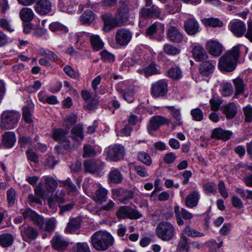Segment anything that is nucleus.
<instances>
[{
  "instance_id": "obj_1",
  "label": "nucleus",
  "mask_w": 252,
  "mask_h": 252,
  "mask_svg": "<svg viewBox=\"0 0 252 252\" xmlns=\"http://www.w3.org/2000/svg\"><path fill=\"white\" fill-rule=\"evenodd\" d=\"M243 49L245 50L246 53L247 52L248 48L241 44L235 46L230 50L228 51L219 60L220 69L227 72L233 71L239 59L240 51Z\"/></svg>"
},
{
  "instance_id": "obj_2",
  "label": "nucleus",
  "mask_w": 252,
  "mask_h": 252,
  "mask_svg": "<svg viewBox=\"0 0 252 252\" xmlns=\"http://www.w3.org/2000/svg\"><path fill=\"white\" fill-rule=\"evenodd\" d=\"M91 243L93 247L96 250L103 251L112 246L114 243V238L106 231H98L92 236Z\"/></svg>"
},
{
  "instance_id": "obj_3",
  "label": "nucleus",
  "mask_w": 252,
  "mask_h": 252,
  "mask_svg": "<svg viewBox=\"0 0 252 252\" xmlns=\"http://www.w3.org/2000/svg\"><path fill=\"white\" fill-rule=\"evenodd\" d=\"M21 114L14 110H6L0 115V126L1 129H11L14 128L20 119Z\"/></svg>"
},
{
  "instance_id": "obj_4",
  "label": "nucleus",
  "mask_w": 252,
  "mask_h": 252,
  "mask_svg": "<svg viewBox=\"0 0 252 252\" xmlns=\"http://www.w3.org/2000/svg\"><path fill=\"white\" fill-rule=\"evenodd\" d=\"M156 233L158 237L161 240L169 241L175 237L176 231L171 223L163 221L158 224L156 228Z\"/></svg>"
},
{
  "instance_id": "obj_5",
  "label": "nucleus",
  "mask_w": 252,
  "mask_h": 252,
  "mask_svg": "<svg viewBox=\"0 0 252 252\" xmlns=\"http://www.w3.org/2000/svg\"><path fill=\"white\" fill-rule=\"evenodd\" d=\"M102 19L104 22L103 30L105 32H109L113 28L122 26L127 21L117 12L114 16L105 14L102 16Z\"/></svg>"
},
{
  "instance_id": "obj_6",
  "label": "nucleus",
  "mask_w": 252,
  "mask_h": 252,
  "mask_svg": "<svg viewBox=\"0 0 252 252\" xmlns=\"http://www.w3.org/2000/svg\"><path fill=\"white\" fill-rule=\"evenodd\" d=\"M106 153L107 159L113 161H118L124 158L125 149L120 144H115L108 147Z\"/></svg>"
},
{
  "instance_id": "obj_7",
  "label": "nucleus",
  "mask_w": 252,
  "mask_h": 252,
  "mask_svg": "<svg viewBox=\"0 0 252 252\" xmlns=\"http://www.w3.org/2000/svg\"><path fill=\"white\" fill-rule=\"evenodd\" d=\"M117 216L120 219L130 218L137 219L142 217V214L137 210H134L129 206H121L117 212Z\"/></svg>"
},
{
  "instance_id": "obj_8",
  "label": "nucleus",
  "mask_w": 252,
  "mask_h": 252,
  "mask_svg": "<svg viewBox=\"0 0 252 252\" xmlns=\"http://www.w3.org/2000/svg\"><path fill=\"white\" fill-rule=\"evenodd\" d=\"M160 14V9L156 5H152L150 7H143L139 13L140 22L146 19L158 18Z\"/></svg>"
},
{
  "instance_id": "obj_9",
  "label": "nucleus",
  "mask_w": 252,
  "mask_h": 252,
  "mask_svg": "<svg viewBox=\"0 0 252 252\" xmlns=\"http://www.w3.org/2000/svg\"><path fill=\"white\" fill-rule=\"evenodd\" d=\"M132 36V34L129 30L122 28L117 30L115 34V40L118 44L125 46L129 43Z\"/></svg>"
},
{
  "instance_id": "obj_10",
  "label": "nucleus",
  "mask_w": 252,
  "mask_h": 252,
  "mask_svg": "<svg viewBox=\"0 0 252 252\" xmlns=\"http://www.w3.org/2000/svg\"><path fill=\"white\" fill-rule=\"evenodd\" d=\"M169 120L161 116H155L150 119L148 125V130L150 133L158 130L161 126L168 124Z\"/></svg>"
},
{
  "instance_id": "obj_11",
  "label": "nucleus",
  "mask_w": 252,
  "mask_h": 252,
  "mask_svg": "<svg viewBox=\"0 0 252 252\" xmlns=\"http://www.w3.org/2000/svg\"><path fill=\"white\" fill-rule=\"evenodd\" d=\"M228 28L232 33L237 37L244 36L246 31L245 23L240 20L231 21L228 25Z\"/></svg>"
},
{
  "instance_id": "obj_12",
  "label": "nucleus",
  "mask_w": 252,
  "mask_h": 252,
  "mask_svg": "<svg viewBox=\"0 0 252 252\" xmlns=\"http://www.w3.org/2000/svg\"><path fill=\"white\" fill-rule=\"evenodd\" d=\"M152 94L156 97L163 96L167 92V84L164 80H159L152 84Z\"/></svg>"
},
{
  "instance_id": "obj_13",
  "label": "nucleus",
  "mask_w": 252,
  "mask_h": 252,
  "mask_svg": "<svg viewBox=\"0 0 252 252\" xmlns=\"http://www.w3.org/2000/svg\"><path fill=\"white\" fill-rule=\"evenodd\" d=\"M52 7L49 0H39L34 5V10L38 14L45 15L51 11Z\"/></svg>"
},
{
  "instance_id": "obj_14",
  "label": "nucleus",
  "mask_w": 252,
  "mask_h": 252,
  "mask_svg": "<svg viewBox=\"0 0 252 252\" xmlns=\"http://www.w3.org/2000/svg\"><path fill=\"white\" fill-rule=\"evenodd\" d=\"M85 171L91 173H95L101 171L104 164L98 160H89L84 163Z\"/></svg>"
},
{
  "instance_id": "obj_15",
  "label": "nucleus",
  "mask_w": 252,
  "mask_h": 252,
  "mask_svg": "<svg viewBox=\"0 0 252 252\" xmlns=\"http://www.w3.org/2000/svg\"><path fill=\"white\" fill-rule=\"evenodd\" d=\"M216 62L207 61L202 62L199 65V73L203 76L209 77L214 72Z\"/></svg>"
},
{
  "instance_id": "obj_16",
  "label": "nucleus",
  "mask_w": 252,
  "mask_h": 252,
  "mask_svg": "<svg viewBox=\"0 0 252 252\" xmlns=\"http://www.w3.org/2000/svg\"><path fill=\"white\" fill-rule=\"evenodd\" d=\"M184 28L188 34L193 35L199 32V25L194 18H188L184 22Z\"/></svg>"
},
{
  "instance_id": "obj_17",
  "label": "nucleus",
  "mask_w": 252,
  "mask_h": 252,
  "mask_svg": "<svg viewBox=\"0 0 252 252\" xmlns=\"http://www.w3.org/2000/svg\"><path fill=\"white\" fill-rule=\"evenodd\" d=\"M21 234L25 241H28L36 239L38 236V232L32 226H23L21 227Z\"/></svg>"
},
{
  "instance_id": "obj_18",
  "label": "nucleus",
  "mask_w": 252,
  "mask_h": 252,
  "mask_svg": "<svg viewBox=\"0 0 252 252\" xmlns=\"http://www.w3.org/2000/svg\"><path fill=\"white\" fill-rule=\"evenodd\" d=\"M167 37L172 42L180 43L184 38V35L179 29L175 26H170L167 30Z\"/></svg>"
},
{
  "instance_id": "obj_19",
  "label": "nucleus",
  "mask_w": 252,
  "mask_h": 252,
  "mask_svg": "<svg viewBox=\"0 0 252 252\" xmlns=\"http://www.w3.org/2000/svg\"><path fill=\"white\" fill-rule=\"evenodd\" d=\"M200 197L199 192L198 190L191 191L186 198V206L189 208L196 207L198 205Z\"/></svg>"
},
{
  "instance_id": "obj_20",
  "label": "nucleus",
  "mask_w": 252,
  "mask_h": 252,
  "mask_svg": "<svg viewBox=\"0 0 252 252\" xmlns=\"http://www.w3.org/2000/svg\"><path fill=\"white\" fill-rule=\"evenodd\" d=\"M77 4L75 0H59V6L63 11L71 13L76 10Z\"/></svg>"
},
{
  "instance_id": "obj_21",
  "label": "nucleus",
  "mask_w": 252,
  "mask_h": 252,
  "mask_svg": "<svg viewBox=\"0 0 252 252\" xmlns=\"http://www.w3.org/2000/svg\"><path fill=\"white\" fill-rule=\"evenodd\" d=\"M207 48L209 53L215 57L220 56L222 52L223 47L218 42L210 41L207 43Z\"/></svg>"
},
{
  "instance_id": "obj_22",
  "label": "nucleus",
  "mask_w": 252,
  "mask_h": 252,
  "mask_svg": "<svg viewBox=\"0 0 252 252\" xmlns=\"http://www.w3.org/2000/svg\"><path fill=\"white\" fill-rule=\"evenodd\" d=\"M53 247L56 250L63 251L67 247L68 243L61 236H55L52 240Z\"/></svg>"
},
{
  "instance_id": "obj_23",
  "label": "nucleus",
  "mask_w": 252,
  "mask_h": 252,
  "mask_svg": "<svg viewBox=\"0 0 252 252\" xmlns=\"http://www.w3.org/2000/svg\"><path fill=\"white\" fill-rule=\"evenodd\" d=\"M16 142L15 134L12 131L4 132L2 135V143L6 148L12 147Z\"/></svg>"
},
{
  "instance_id": "obj_24",
  "label": "nucleus",
  "mask_w": 252,
  "mask_h": 252,
  "mask_svg": "<svg viewBox=\"0 0 252 252\" xmlns=\"http://www.w3.org/2000/svg\"><path fill=\"white\" fill-rule=\"evenodd\" d=\"M232 134V132L231 131L217 128L213 131L212 137L226 141L230 139Z\"/></svg>"
},
{
  "instance_id": "obj_25",
  "label": "nucleus",
  "mask_w": 252,
  "mask_h": 252,
  "mask_svg": "<svg viewBox=\"0 0 252 252\" xmlns=\"http://www.w3.org/2000/svg\"><path fill=\"white\" fill-rule=\"evenodd\" d=\"M137 72L145 75L146 77L159 73V69L157 67L156 64L154 62L145 67L143 70L138 69Z\"/></svg>"
},
{
  "instance_id": "obj_26",
  "label": "nucleus",
  "mask_w": 252,
  "mask_h": 252,
  "mask_svg": "<svg viewBox=\"0 0 252 252\" xmlns=\"http://www.w3.org/2000/svg\"><path fill=\"white\" fill-rule=\"evenodd\" d=\"M194 59L198 61H202L208 58V55L204 48L201 46H195L192 51Z\"/></svg>"
},
{
  "instance_id": "obj_27",
  "label": "nucleus",
  "mask_w": 252,
  "mask_h": 252,
  "mask_svg": "<svg viewBox=\"0 0 252 252\" xmlns=\"http://www.w3.org/2000/svg\"><path fill=\"white\" fill-rule=\"evenodd\" d=\"M120 7L117 12L127 20V15L130 10V0H120Z\"/></svg>"
},
{
  "instance_id": "obj_28",
  "label": "nucleus",
  "mask_w": 252,
  "mask_h": 252,
  "mask_svg": "<svg viewBox=\"0 0 252 252\" xmlns=\"http://www.w3.org/2000/svg\"><path fill=\"white\" fill-rule=\"evenodd\" d=\"M237 107L234 103H228L222 108V112L227 119L233 118L237 114Z\"/></svg>"
},
{
  "instance_id": "obj_29",
  "label": "nucleus",
  "mask_w": 252,
  "mask_h": 252,
  "mask_svg": "<svg viewBox=\"0 0 252 252\" xmlns=\"http://www.w3.org/2000/svg\"><path fill=\"white\" fill-rule=\"evenodd\" d=\"M97 187L98 189L95 190L94 196V199L97 202L102 203L106 200L108 190L100 185Z\"/></svg>"
},
{
  "instance_id": "obj_30",
  "label": "nucleus",
  "mask_w": 252,
  "mask_h": 252,
  "mask_svg": "<svg viewBox=\"0 0 252 252\" xmlns=\"http://www.w3.org/2000/svg\"><path fill=\"white\" fill-rule=\"evenodd\" d=\"M22 119L24 122L28 124H32L33 122V110L29 106H24L22 109Z\"/></svg>"
},
{
  "instance_id": "obj_31",
  "label": "nucleus",
  "mask_w": 252,
  "mask_h": 252,
  "mask_svg": "<svg viewBox=\"0 0 252 252\" xmlns=\"http://www.w3.org/2000/svg\"><path fill=\"white\" fill-rule=\"evenodd\" d=\"M158 32L163 34V27L160 24L157 23H154L149 26L146 31L147 35L150 38H152Z\"/></svg>"
},
{
  "instance_id": "obj_32",
  "label": "nucleus",
  "mask_w": 252,
  "mask_h": 252,
  "mask_svg": "<svg viewBox=\"0 0 252 252\" xmlns=\"http://www.w3.org/2000/svg\"><path fill=\"white\" fill-rule=\"evenodd\" d=\"M19 15L23 21L28 22L32 20L34 14L32 9L24 7L20 10Z\"/></svg>"
},
{
  "instance_id": "obj_33",
  "label": "nucleus",
  "mask_w": 252,
  "mask_h": 252,
  "mask_svg": "<svg viewBox=\"0 0 252 252\" xmlns=\"http://www.w3.org/2000/svg\"><path fill=\"white\" fill-rule=\"evenodd\" d=\"M233 83L235 89V94L238 95L243 94L245 91L246 86L243 79L240 77H237L233 80Z\"/></svg>"
},
{
  "instance_id": "obj_34",
  "label": "nucleus",
  "mask_w": 252,
  "mask_h": 252,
  "mask_svg": "<svg viewBox=\"0 0 252 252\" xmlns=\"http://www.w3.org/2000/svg\"><path fill=\"white\" fill-rule=\"evenodd\" d=\"M71 137L76 141H82L84 138L83 128L79 125H75L71 131Z\"/></svg>"
},
{
  "instance_id": "obj_35",
  "label": "nucleus",
  "mask_w": 252,
  "mask_h": 252,
  "mask_svg": "<svg viewBox=\"0 0 252 252\" xmlns=\"http://www.w3.org/2000/svg\"><path fill=\"white\" fill-rule=\"evenodd\" d=\"M49 29L53 32L57 34L65 33L68 32V28L59 22H53L49 25Z\"/></svg>"
},
{
  "instance_id": "obj_36",
  "label": "nucleus",
  "mask_w": 252,
  "mask_h": 252,
  "mask_svg": "<svg viewBox=\"0 0 252 252\" xmlns=\"http://www.w3.org/2000/svg\"><path fill=\"white\" fill-rule=\"evenodd\" d=\"M116 192L118 200L124 203H126L133 196L132 192L128 190H119L117 191Z\"/></svg>"
},
{
  "instance_id": "obj_37",
  "label": "nucleus",
  "mask_w": 252,
  "mask_h": 252,
  "mask_svg": "<svg viewBox=\"0 0 252 252\" xmlns=\"http://www.w3.org/2000/svg\"><path fill=\"white\" fill-rule=\"evenodd\" d=\"M41 180L44 182L48 191L53 192L56 189L58 183L52 177L45 176L42 177Z\"/></svg>"
},
{
  "instance_id": "obj_38",
  "label": "nucleus",
  "mask_w": 252,
  "mask_h": 252,
  "mask_svg": "<svg viewBox=\"0 0 252 252\" xmlns=\"http://www.w3.org/2000/svg\"><path fill=\"white\" fill-rule=\"evenodd\" d=\"M14 237L9 233H3L0 235V245L3 248L10 246L13 243Z\"/></svg>"
},
{
  "instance_id": "obj_39",
  "label": "nucleus",
  "mask_w": 252,
  "mask_h": 252,
  "mask_svg": "<svg viewBox=\"0 0 252 252\" xmlns=\"http://www.w3.org/2000/svg\"><path fill=\"white\" fill-rule=\"evenodd\" d=\"M166 107L170 111L173 118L175 120V124L176 125H181L182 122L181 121L180 109L172 106H168Z\"/></svg>"
},
{
  "instance_id": "obj_40",
  "label": "nucleus",
  "mask_w": 252,
  "mask_h": 252,
  "mask_svg": "<svg viewBox=\"0 0 252 252\" xmlns=\"http://www.w3.org/2000/svg\"><path fill=\"white\" fill-rule=\"evenodd\" d=\"M109 180L113 184H119L122 181V175L120 171L116 168L112 169L109 172Z\"/></svg>"
},
{
  "instance_id": "obj_41",
  "label": "nucleus",
  "mask_w": 252,
  "mask_h": 252,
  "mask_svg": "<svg viewBox=\"0 0 252 252\" xmlns=\"http://www.w3.org/2000/svg\"><path fill=\"white\" fill-rule=\"evenodd\" d=\"M90 38L91 45L94 50L98 51L103 47L104 43L98 35H92Z\"/></svg>"
},
{
  "instance_id": "obj_42",
  "label": "nucleus",
  "mask_w": 252,
  "mask_h": 252,
  "mask_svg": "<svg viewBox=\"0 0 252 252\" xmlns=\"http://www.w3.org/2000/svg\"><path fill=\"white\" fill-rule=\"evenodd\" d=\"M94 19V13L91 10H86L80 16V22L83 24H89Z\"/></svg>"
},
{
  "instance_id": "obj_43",
  "label": "nucleus",
  "mask_w": 252,
  "mask_h": 252,
  "mask_svg": "<svg viewBox=\"0 0 252 252\" xmlns=\"http://www.w3.org/2000/svg\"><path fill=\"white\" fill-rule=\"evenodd\" d=\"M68 133V131L62 128L54 129L53 131V137L55 140L60 142H64L65 139V135Z\"/></svg>"
},
{
  "instance_id": "obj_44",
  "label": "nucleus",
  "mask_w": 252,
  "mask_h": 252,
  "mask_svg": "<svg viewBox=\"0 0 252 252\" xmlns=\"http://www.w3.org/2000/svg\"><path fill=\"white\" fill-rule=\"evenodd\" d=\"M80 226V220L79 219H72L68 223L65 231L68 233H73L79 228Z\"/></svg>"
},
{
  "instance_id": "obj_45",
  "label": "nucleus",
  "mask_w": 252,
  "mask_h": 252,
  "mask_svg": "<svg viewBox=\"0 0 252 252\" xmlns=\"http://www.w3.org/2000/svg\"><path fill=\"white\" fill-rule=\"evenodd\" d=\"M168 76L173 80H178L183 76L182 71L178 66H174L171 68L168 71Z\"/></svg>"
},
{
  "instance_id": "obj_46",
  "label": "nucleus",
  "mask_w": 252,
  "mask_h": 252,
  "mask_svg": "<svg viewBox=\"0 0 252 252\" xmlns=\"http://www.w3.org/2000/svg\"><path fill=\"white\" fill-rule=\"evenodd\" d=\"M40 55L48 58L49 60L55 62L58 59V56L53 51L44 48H41L38 51Z\"/></svg>"
},
{
  "instance_id": "obj_47",
  "label": "nucleus",
  "mask_w": 252,
  "mask_h": 252,
  "mask_svg": "<svg viewBox=\"0 0 252 252\" xmlns=\"http://www.w3.org/2000/svg\"><path fill=\"white\" fill-rule=\"evenodd\" d=\"M177 249L186 252H189V251L188 239L185 236L182 235L180 236Z\"/></svg>"
},
{
  "instance_id": "obj_48",
  "label": "nucleus",
  "mask_w": 252,
  "mask_h": 252,
  "mask_svg": "<svg viewBox=\"0 0 252 252\" xmlns=\"http://www.w3.org/2000/svg\"><path fill=\"white\" fill-rule=\"evenodd\" d=\"M60 183H61L63 187L67 189L69 194L74 195L76 193V187L72 183L70 179H68L65 181H61Z\"/></svg>"
},
{
  "instance_id": "obj_49",
  "label": "nucleus",
  "mask_w": 252,
  "mask_h": 252,
  "mask_svg": "<svg viewBox=\"0 0 252 252\" xmlns=\"http://www.w3.org/2000/svg\"><path fill=\"white\" fill-rule=\"evenodd\" d=\"M203 189L206 194H215L217 192L216 184L213 182H207L203 185Z\"/></svg>"
},
{
  "instance_id": "obj_50",
  "label": "nucleus",
  "mask_w": 252,
  "mask_h": 252,
  "mask_svg": "<svg viewBox=\"0 0 252 252\" xmlns=\"http://www.w3.org/2000/svg\"><path fill=\"white\" fill-rule=\"evenodd\" d=\"M63 70L67 76L72 79H78L80 77L79 72L69 65H65L63 68Z\"/></svg>"
},
{
  "instance_id": "obj_51",
  "label": "nucleus",
  "mask_w": 252,
  "mask_h": 252,
  "mask_svg": "<svg viewBox=\"0 0 252 252\" xmlns=\"http://www.w3.org/2000/svg\"><path fill=\"white\" fill-rule=\"evenodd\" d=\"M164 52L169 55H176L180 53V50L177 47L170 44H165L163 47Z\"/></svg>"
},
{
  "instance_id": "obj_52",
  "label": "nucleus",
  "mask_w": 252,
  "mask_h": 252,
  "mask_svg": "<svg viewBox=\"0 0 252 252\" xmlns=\"http://www.w3.org/2000/svg\"><path fill=\"white\" fill-rule=\"evenodd\" d=\"M21 214L23 218L25 220H29L32 221L34 218L35 217L36 213L31 208H27L25 209L21 210Z\"/></svg>"
},
{
  "instance_id": "obj_53",
  "label": "nucleus",
  "mask_w": 252,
  "mask_h": 252,
  "mask_svg": "<svg viewBox=\"0 0 252 252\" xmlns=\"http://www.w3.org/2000/svg\"><path fill=\"white\" fill-rule=\"evenodd\" d=\"M183 232L190 237H202L205 235L204 234L194 229L189 225L186 226Z\"/></svg>"
},
{
  "instance_id": "obj_54",
  "label": "nucleus",
  "mask_w": 252,
  "mask_h": 252,
  "mask_svg": "<svg viewBox=\"0 0 252 252\" xmlns=\"http://www.w3.org/2000/svg\"><path fill=\"white\" fill-rule=\"evenodd\" d=\"M137 158L146 165H150L152 163V159L150 155L145 152H139L137 154Z\"/></svg>"
},
{
  "instance_id": "obj_55",
  "label": "nucleus",
  "mask_w": 252,
  "mask_h": 252,
  "mask_svg": "<svg viewBox=\"0 0 252 252\" xmlns=\"http://www.w3.org/2000/svg\"><path fill=\"white\" fill-rule=\"evenodd\" d=\"M56 224V219L54 217L50 218L46 220L44 229L47 232H52L55 230Z\"/></svg>"
},
{
  "instance_id": "obj_56",
  "label": "nucleus",
  "mask_w": 252,
  "mask_h": 252,
  "mask_svg": "<svg viewBox=\"0 0 252 252\" xmlns=\"http://www.w3.org/2000/svg\"><path fill=\"white\" fill-rule=\"evenodd\" d=\"M0 27L3 30L12 32L14 29L11 26L10 21L5 18H0Z\"/></svg>"
},
{
  "instance_id": "obj_57",
  "label": "nucleus",
  "mask_w": 252,
  "mask_h": 252,
  "mask_svg": "<svg viewBox=\"0 0 252 252\" xmlns=\"http://www.w3.org/2000/svg\"><path fill=\"white\" fill-rule=\"evenodd\" d=\"M190 115L192 117V119L195 121L200 122L203 119V113L199 108H196L191 110Z\"/></svg>"
},
{
  "instance_id": "obj_58",
  "label": "nucleus",
  "mask_w": 252,
  "mask_h": 252,
  "mask_svg": "<svg viewBox=\"0 0 252 252\" xmlns=\"http://www.w3.org/2000/svg\"><path fill=\"white\" fill-rule=\"evenodd\" d=\"M74 252H90L87 243H77L73 248Z\"/></svg>"
},
{
  "instance_id": "obj_59",
  "label": "nucleus",
  "mask_w": 252,
  "mask_h": 252,
  "mask_svg": "<svg viewBox=\"0 0 252 252\" xmlns=\"http://www.w3.org/2000/svg\"><path fill=\"white\" fill-rule=\"evenodd\" d=\"M221 94L224 96L230 95L233 92L232 86L230 83H224L221 85Z\"/></svg>"
},
{
  "instance_id": "obj_60",
  "label": "nucleus",
  "mask_w": 252,
  "mask_h": 252,
  "mask_svg": "<svg viewBox=\"0 0 252 252\" xmlns=\"http://www.w3.org/2000/svg\"><path fill=\"white\" fill-rule=\"evenodd\" d=\"M204 23L206 26H210L214 27H221L222 23L218 18H210L204 20Z\"/></svg>"
},
{
  "instance_id": "obj_61",
  "label": "nucleus",
  "mask_w": 252,
  "mask_h": 252,
  "mask_svg": "<svg viewBox=\"0 0 252 252\" xmlns=\"http://www.w3.org/2000/svg\"><path fill=\"white\" fill-rule=\"evenodd\" d=\"M7 199L9 206H13L16 199V192L13 188H10L7 191Z\"/></svg>"
},
{
  "instance_id": "obj_62",
  "label": "nucleus",
  "mask_w": 252,
  "mask_h": 252,
  "mask_svg": "<svg viewBox=\"0 0 252 252\" xmlns=\"http://www.w3.org/2000/svg\"><path fill=\"white\" fill-rule=\"evenodd\" d=\"M243 112L245 116V121L247 123L252 122V106L250 105L244 107Z\"/></svg>"
},
{
  "instance_id": "obj_63",
  "label": "nucleus",
  "mask_w": 252,
  "mask_h": 252,
  "mask_svg": "<svg viewBox=\"0 0 252 252\" xmlns=\"http://www.w3.org/2000/svg\"><path fill=\"white\" fill-rule=\"evenodd\" d=\"M101 59L105 62H113L115 59L114 55L108 52L106 50H103L100 53Z\"/></svg>"
},
{
  "instance_id": "obj_64",
  "label": "nucleus",
  "mask_w": 252,
  "mask_h": 252,
  "mask_svg": "<svg viewBox=\"0 0 252 252\" xmlns=\"http://www.w3.org/2000/svg\"><path fill=\"white\" fill-rule=\"evenodd\" d=\"M32 221L33 224L37 225L39 229L44 228V220L42 216L37 214Z\"/></svg>"
}]
</instances>
